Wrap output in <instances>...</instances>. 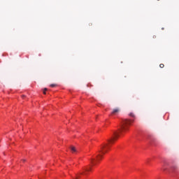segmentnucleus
I'll list each match as a JSON object with an SVG mask.
<instances>
[{"label": "nucleus", "instance_id": "ddd939ff", "mask_svg": "<svg viewBox=\"0 0 179 179\" xmlns=\"http://www.w3.org/2000/svg\"><path fill=\"white\" fill-rule=\"evenodd\" d=\"M22 162H23V163H24V162H26V159H22Z\"/></svg>", "mask_w": 179, "mask_h": 179}, {"label": "nucleus", "instance_id": "7ed1b4c3", "mask_svg": "<svg viewBox=\"0 0 179 179\" xmlns=\"http://www.w3.org/2000/svg\"><path fill=\"white\" fill-rule=\"evenodd\" d=\"M103 158V155L101 154H99L96 155V162H100Z\"/></svg>", "mask_w": 179, "mask_h": 179}, {"label": "nucleus", "instance_id": "39448f33", "mask_svg": "<svg viewBox=\"0 0 179 179\" xmlns=\"http://www.w3.org/2000/svg\"><path fill=\"white\" fill-rule=\"evenodd\" d=\"M90 160H91L92 164H93V166H96V159L92 158Z\"/></svg>", "mask_w": 179, "mask_h": 179}, {"label": "nucleus", "instance_id": "6e6552de", "mask_svg": "<svg viewBox=\"0 0 179 179\" xmlns=\"http://www.w3.org/2000/svg\"><path fill=\"white\" fill-rule=\"evenodd\" d=\"M50 87H55V86H57V84H51Z\"/></svg>", "mask_w": 179, "mask_h": 179}, {"label": "nucleus", "instance_id": "f03ea898", "mask_svg": "<svg viewBox=\"0 0 179 179\" xmlns=\"http://www.w3.org/2000/svg\"><path fill=\"white\" fill-rule=\"evenodd\" d=\"M120 111H121L120 108H115L112 110L110 115H118V114H120Z\"/></svg>", "mask_w": 179, "mask_h": 179}, {"label": "nucleus", "instance_id": "2eb2a0df", "mask_svg": "<svg viewBox=\"0 0 179 179\" xmlns=\"http://www.w3.org/2000/svg\"><path fill=\"white\" fill-rule=\"evenodd\" d=\"M157 1H160V0H157Z\"/></svg>", "mask_w": 179, "mask_h": 179}, {"label": "nucleus", "instance_id": "f257e3e1", "mask_svg": "<svg viewBox=\"0 0 179 179\" xmlns=\"http://www.w3.org/2000/svg\"><path fill=\"white\" fill-rule=\"evenodd\" d=\"M131 121L128 119H123L120 124V129L118 131H115L113 133V136L111 137L109 140H108V144H102L99 150V153L101 155H106L107 153V150L110 149V145H113L114 143V141H117V138H119L120 134H122V132H125L127 129H128L129 125H131Z\"/></svg>", "mask_w": 179, "mask_h": 179}, {"label": "nucleus", "instance_id": "4468645a", "mask_svg": "<svg viewBox=\"0 0 179 179\" xmlns=\"http://www.w3.org/2000/svg\"><path fill=\"white\" fill-rule=\"evenodd\" d=\"M153 38H156V36H153Z\"/></svg>", "mask_w": 179, "mask_h": 179}, {"label": "nucleus", "instance_id": "9b49d317", "mask_svg": "<svg viewBox=\"0 0 179 179\" xmlns=\"http://www.w3.org/2000/svg\"><path fill=\"white\" fill-rule=\"evenodd\" d=\"M80 178V175H77L76 177V179H79Z\"/></svg>", "mask_w": 179, "mask_h": 179}, {"label": "nucleus", "instance_id": "20e7f679", "mask_svg": "<svg viewBox=\"0 0 179 179\" xmlns=\"http://www.w3.org/2000/svg\"><path fill=\"white\" fill-rule=\"evenodd\" d=\"M70 149H71L72 153H76V152H77L76 148H75L74 146H71V147L70 148Z\"/></svg>", "mask_w": 179, "mask_h": 179}, {"label": "nucleus", "instance_id": "423d86ee", "mask_svg": "<svg viewBox=\"0 0 179 179\" xmlns=\"http://www.w3.org/2000/svg\"><path fill=\"white\" fill-rule=\"evenodd\" d=\"M90 170H92V168H90V169L85 168V169H84L85 171H90Z\"/></svg>", "mask_w": 179, "mask_h": 179}, {"label": "nucleus", "instance_id": "1a4fd4ad", "mask_svg": "<svg viewBox=\"0 0 179 179\" xmlns=\"http://www.w3.org/2000/svg\"><path fill=\"white\" fill-rule=\"evenodd\" d=\"M159 68H164V64H159Z\"/></svg>", "mask_w": 179, "mask_h": 179}, {"label": "nucleus", "instance_id": "9d476101", "mask_svg": "<svg viewBox=\"0 0 179 179\" xmlns=\"http://www.w3.org/2000/svg\"><path fill=\"white\" fill-rule=\"evenodd\" d=\"M45 92H47V88H44V90H43V94H45Z\"/></svg>", "mask_w": 179, "mask_h": 179}, {"label": "nucleus", "instance_id": "0eeeda50", "mask_svg": "<svg viewBox=\"0 0 179 179\" xmlns=\"http://www.w3.org/2000/svg\"><path fill=\"white\" fill-rule=\"evenodd\" d=\"M129 115V117H135V115L133 113H130Z\"/></svg>", "mask_w": 179, "mask_h": 179}, {"label": "nucleus", "instance_id": "f8f14e48", "mask_svg": "<svg viewBox=\"0 0 179 179\" xmlns=\"http://www.w3.org/2000/svg\"><path fill=\"white\" fill-rule=\"evenodd\" d=\"M83 173H84V174H86V173H85V172H81V173H80V176L82 175V174H83Z\"/></svg>", "mask_w": 179, "mask_h": 179}]
</instances>
